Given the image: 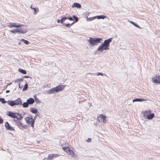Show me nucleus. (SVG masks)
Returning a JSON list of instances; mask_svg holds the SVG:
<instances>
[{
    "label": "nucleus",
    "instance_id": "nucleus-1",
    "mask_svg": "<svg viewBox=\"0 0 160 160\" xmlns=\"http://www.w3.org/2000/svg\"><path fill=\"white\" fill-rule=\"evenodd\" d=\"M112 38H109L107 40H104V42L102 43L97 48V50L100 52H102L104 50L109 49V47L110 43L112 42Z\"/></svg>",
    "mask_w": 160,
    "mask_h": 160
},
{
    "label": "nucleus",
    "instance_id": "nucleus-2",
    "mask_svg": "<svg viewBox=\"0 0 160 160\" xmlns=\"http://www.w3.org/2000/svg\"><path fill=\"white\" fill-rule=\"evenodd\" d=\"M7 102L9 105L11 107H13L15 105H22V101L21 98H18L17 99L15 100H8Z\"/></svg>",
    "mask_w": 160,
    "mask_h": 160
},
{
    "label": "nucleus",
    "instance_id": "nucleus-3",
    "mask_svg": "<svg viewBox=\"0 0 160 160\" xmlns=\"http://www.w3.org/2000/svg\"><path fill=\"white\" fill-rule=\"evenodd\" d=\"M102 40L101 38H90L89 39L87 40L88 42H89L90 44L92 46L97 45V43L101 42Z\"/></svg>",
    "mask_w": 160,
    "mask_h": 160
},
{
    "label": "nucleus",
    "instance_id": "nucleus-4",
    "mask_svg": "<svg viewBox=\"0 0 160 160\" xmlns=\"http://www.w3.org/2000/svg\"><path fill=\"white\" fill-rule=\"evenodd\" d=\"M13 121L15 123V125L20 129H23L26 128V125L21 123L20 121L14 119L13 120Z\"/></svg>",
    "mask_w": 160,
    "mask_h": 160
},
{
    "label": "nucleus",
    "instance_id": "nucleus-5",
    "mask_svg": "<svg viewBox=\"0 0 160 160\" xmlns=\"http://www.w3.org/2000/svg\"><path fill=\"white\" fill-rule=\"evenodd\" d=\"M21 28L19 29H17L18 33L19 34H24L27 32V28L26 26L22 25Z\"/></svg>",
    "mask_w": 160,
    "mask_h": 160
},
{
    "label": "nucleus",
    "instance_id": "nucleus-6",
    "mask_svg": "<svg viewBox=\"0 0 160 160\" xmlns=\"http://www.w3.org/2000/svg\"><path fill=\"white\" fill-rule=\"evenodd\" d=\"M7 114L9 117L13 118H17V113L11 111H8L7 112Z\"/></svg>",
    "mask_w": 160,
    "mask_h": 160
},
{
    "label": "nucleus",
    "instance_id": "nucleus-7",
    "mask_svg": "<svg viewBox=\"0 0 160 160\" xmlns=\"http://www.w3.org/2000/svg\"><path fill=\"white\" fill-rule=\"evenodd\" d=\"M65 87V86L59 84L55 87L57 92L62 91Z\"/></svg>",
    "mask_w": 160,
    "mask_h": 160
},
{
    "label": "nucleus",
    "instance_id": "nucleus-8",
    "mask_svg": "<svg viewBox=\"0 0 160 160\" xmlns=\"http://www.w3.org/2000/svg\"><path fill=\"white\" fill-rule=\"evenodd\" d=\"M16 23H12V22H10L8 25V27L10 28H14V27H20L22 26V24H18L17 25H16Z\"/></svg>",
    "mask_w": 160,
    "mask_h": 160
},
{
    "label": "nucleus",
    "instance_id": "nucleus-9",
    "mask_svg": "<svg viewBox=\"0 0 160 160\" xmlns=\"http://www.w3.org/2000/svg\"><path fill=\"white\" fill-rule=\"evenodd\" d=\"M152 80L155 83H160V77L159 76H155L152 78Z\"/></svg>",
    "mask_w": 160,
    "mask_h": 160
},
{
    "label": "nucleus",
    "instance_id": "nucleus-10",
    "mask_svg": "<svg viewBox=\"0 0 160 160\" xmlns=\"http://www.w3.org/2000/svg\"><path fill=\"white\" fill-rule=\"evenodd\" d=\"M5 126L6 128V129L10 131H14V129L12 128L8 123V122H5Z\"/></svg>",
    "mask_w": 160,
    "mask_h": 160
},
{
    "label": "nucleus",
    "instance_id": "nucleus-11",
    "mask_svg": "<svg viewBox=\"0 0 160 160\" xmlns=\"http://www.w3.org/2000/svg\"><path fill=\"white\" fill-rule=\"evenodd\" d=\"M46 92H47V94H53L54 93L57 92L55 87L52 88L51 89L46 91Z\"/></svg>",
    "mask_w": 160,
    "mask_h": 160
},
{
    "label": "nucleus",
    "instance_id": "nucleus-12",
    "mask_svg": "<svg viewBox=\"0 0 160 160\" xmlns=\"http://www.w3.org/2000/svg\"><path fill=\"white\" fill-rule=\"evenodd\" d=\"M27 103L29 104H32L34 102V99L32 98H30L27 100Z\"/></svg>",
    "mask_w": 160,
    "mask_h": 160
},
{
    "label": "nucleus",
    "instance_id": "nucleus-13",
    "mask_svg": "<svg viewBox=\"0 0 160 160\" xmlns=\"http://www.w3.org/2000/svg\"><path fill=\"white\" fill-rule=\"evenodd\" d=\"M72 8H81V4L78 3H74L73 5L72 6Z\"/></svg>",
    "mask_w": 160,
    "mask_h": 160
},
{
    "label": "nucleus",
    "instance_id": "nucleus-14",
    "mask_svg": "<svg viewBox=\"0 0 160 160\" xmlns=\"http://www.w3.org/2000/svg\"><path fill=\"white\" fill-rule=\"evenodd\" d=\"M151 112V111L150 109L146 111H145L142 112V113L144 117H147V116Z\"/></svg>",
    "mask_w": 160,
    "mask_h": 160
},
{
    "label": "nucleus",
    "instance_id": "nucleus-15",
    "mask_svg": "<svg viewBox=\"0 0 160 160\" xmlns=\"http://www.w3.org/2000/svg\"><path fill=\"white\" fill-rule=\"evenodd\" d=\"M38 116V114L35 115L34 117V118H32V116H30L31 118H32V123L31 124V126L32 127H34V123L35 122V120L36 119L37 117Z\"/></svg>",
    "mask_w": 160,
    "mask_h": 160
},
{
    "label": "nucleus",
    "instance_id": "nucleus-16",
    "mask_svg": "<svg viewBox=\"0 0 160 160\" xmlns=\"http://www.w3.org/2000/svg\"><path fill=\"white\" fill-rule=\"evenodd\" d=\"M25 121L28 124H31L32 123V118L29 117H27L25 118Z\"/></svg>",
    "mask_w": 160,
    "mask_h": 160
},
{
    "label": "nucleus",
    "instance_id": "nucleus-17",
    "mask_svg": "<svg viewBox=\"0 0 160 160\" xmlns=\"http://www.w3.org/2000/svg\"><path fill=\"white\" fill-rule=\"evenodd\" d=\"M29 111L34 114H36L38 112V109L35 108H31L29 109Z\"/></svg>",
    "mask_w": 160,
    "mask_h": 160
},
{
    "label": "nucleus",
    "instance_id": "nucleus-18",
    "mask_svg": "<svg viewBox=\"0 0 160 160\" xmlns=\"http://www.w3.org/2000/svg\"><path fill=\"white\" fill-rule=\"evenodd\" d=\"M154 116L155 115L153 113H150L146 117L148 119L151 120L154 117Z\"/></svg>",
    "mask_w": 160,
    "mask_h": 160
},
{
    "label": "nucleus",
    "instance_id": "nucleus-19",
    "mask_svg": "<svg viewBox=\"0 0 160 160\" xmlns=\"http://www.w3.org/2000/svg\"><path fill=\"white\" fill-rule=\"evenodd\" d=\"M22 116L21 114L17 113V118H16L17 119L16 120L19 121L20 120H22Z\"/></svg>",
    "mask_w": 160,
    "mask_h": 160
},
{
    "label": "nucleus",
    "instance_id": "nucleus-20",
    "mask_svg": "<svg viewBox=\"0 0 160 160\" xmlns=\"http://www.w3.org/2000/svg\"><path fill=\"white\" fill-rule=\"evenodd\" d=\"M99 117L103 119V122L104 123H106L107 122L106 120V116L103 114H101L99 116Z\"/></svg>",
    "mask_w": 160,
    "mask_h": 160
},
{
    "label": "nucleus",
    "instance_id": "nucleus-21",
    "mask_svg": "<svg viewBox=\"0 0 160 160\" xmlns=\"http://www.w3.org/2000/svg\"><path fill=\"white\" fill-rule=\"evenodd\" d=\"M146 100L145 99L142 98H136L135 99H134L133 100V102H142L143 101H145Z\"/></svg>",
    "mask_w": 160,
    "mask_h": 160
},
{
    "label": "nucleus",
    "instance_id": "nucleus-22",
    "mask_svg": "<svg viewBox=\"0 0 160 160\" xmlns=\"http://www.w3.org/2000/svg\"><path fill=\"white\" fill-rule=\"evenodd\" d=\"M90 74L92 75H96L97 76H99V75H101L102 76H107V75L105 73H103L102 72H98L97 73H92V74L90 73Z\"/></svg>",
    "mask_w": 160,
    "mask_h": 160
},
{
    "label": "nucleus",
    "instance_id": "nucleus-23",
    "mask_svg": "<svg viewBox=\"0 0 160 160\" xmlns=\"http://www.w3.org/2000/svg\"><path fill=\"white\" fill-rule=\"evenodd\" d=\"M68 152V154L71 156V157H74V153L73 151L71 150L70 149Z\"/></svg>",
    "mask_w": 160,
    "mask_h": 160
},
{
    "label": "nucleus",
    "instance_id": "nucleus-24",
    "mask_svg": "<svg viewBox=\"0 0 160 160\" xmlns=\"http://www.w3.org/2000/svg\"><path fill=\"white\" fill-rule=\"evenodd\" d=\"M106 18H107V17L103 15L97 16H96V18H98V19H104Z\"/></svg>",
    "mask_w": 160,
    "mask_h": 160
},
{
    "label": "nucleus",
    "instance_id": "nucleus-25",
    "mask_svg": "<svg viewBox=\"0 0 160 160\" xmlns=\"http://www.w3.org/2000/svg\"><path fill=\"white\" fill-rule=\"evenodd\" d=\"M129 22H130L131 23H132V24L134 25L136 27H137L139 28H141L137 24H136L135 22L131 21H129Z\"/></svg>",
    "mask_w": 160,
    "mask_h": 160
},
{
    "label": "nucleus",
    "instance_id": "nucleus-26",
    "mask_svg": "<svg viewBox=\"0 0 160 160\" xmlns=\"http://www.w3.org/2000/svg\"><path fill=\"white\" fill-rule=\"evenodd\" d=\"M22 106L24 108H27L29 106V105L28 103H27V101L26 102H24L23 103V104L22 103Z\"/></svg>",
    "mask_w": 160,
    "mask_h": 160
},
{
    "label": "nucleus",
    "instance_id": "nucleus-27",
    "mask_svg": "<svg viewBox=\"0 0 160 160\" xmlns=\"http://www.w3.org/2000/svg\"><path fill=\"white\" fill-rule=\"evenodd\" d=\"M18 70L19 71V72L22 74H26L27 73L26 71L24 70L19 68L18 69Z\"/></svg>",
    "mask_w": 160,
    "mask_h": 160
},
{
    "label": "nucleus",
    "instance_id": "nucleus-28",
    "mask_svg": "<svg viewBox=\"0 0 160 160\" xmlns=\"http://www.w3.org/2000/svg\"><path fill=\"white\" fill-rule=\"evenodd\" d=\"M28 88V85L27 83H26L22 89V91H24L26 90Z\"/></svg>",
    "mask_w": 160,
    "mask_h": 160
},
{
    "label": "nucleus",
    "instance_id": "nucleus-29",
    "mask_svg": "<svg viewBox=\"0 0 160 160\" xmlns=\"http://www.w3.org/2000/svg\"><path fill=\"white\" fill-rule=\"evenodd\" d=\"M62 149L65 152L68 153V151L70 149L68 147H63L62 148Z\"/></svg>",
    "mask_w": 160,
    "mask_h": 160
},
{
    "label": "nucleus",
    "instance_id": "nucleus-30",
    "mask_svg": "<svg viewBox=\"0 0 160 160\" xmlns=\"http://www.w3.org/2000/svg\"><path fill=\"white\" fill-rule=\"evenodd\" d=\"M87 20L88 21H91L93 20L95 18H96V16H94L91 18H88V16L87 17Z\"/></svg>",
    "mask_w": 160,
    "mask_h": 160
},
{
    "label": "nucleus",
    "instance_id": "nucleus-31",
    "mask_svg": "<svg viewBox=\"0 0 160 160\" xmlns=\"http://www.w3.org/2000/svg\"><path fill=\"white\" fill-rule=\"evenodd\" d=\"M34 98L35 99L34 101L35 100L36 103H38L40 102V101H39V99L37 98L36 96L34 95Z\"/></svg>",
    "mask_w": 160,
    "mask_h": 160
},
{
    "label": "nucleus",
    "instance_id": "nucleus-32",
    "mask_svg": "<svg viewBox=\"0 0 160 160\" xmlns=\"http://www.w3.org/2000/svg\"><path fill=\"white\" fill-rule=\"evenodd\" d=\"M0 102H1L3 104H4L7 102L3 98H0Z\"/></svg>",
    "mask_w": 160,
    "mask_h": 160
},
{
    "label": "nucleus",
    "instance_id": "nucleus-33",
    "mask_svg": "<svg viewBox=\"0 0 160 160\" xmlns=\"http://www.w3.org/2000/svg\"><path fill=\"white\" fill-rule=\"evenodd\" d=\"M67 19V17H62L61 18V23H62L64 21V20H65Z\"/></svg>",
    "mask_w": 160,
    "mask_h": 160
},
{
    "label": "nucleus",
    "instance_id": "nucleus-34",
    "mask_svg": "<svg viewBox=\"0 0 160 160\" xmlns=\"http://www.w3.org/2000/svg\"><path fill=\"white\" fill-rule=\"evenodd\" d=\"M48 159L50 160H52L54 158L52 154L49 155L48 156Z\"/></svg>",
    "mask_w": 160,
    "mask_h": 160
},
{
    "label": "nucleus",
    "instance_id": "nucleus-35",
    "mask_svg": "<svg viewBox=\"0 0 160 160\" xmlns=\"http://www.w3.org/2000/svg\"><path fill=\"white\" fill-rule=\"evenodd\" d=\"M23 80V79L22 78H21V79H18L17 80H16L14 81V82L15 83H18L22 81Z\"/></svg>",
    "mask_w": 160,
    "mask_h": 160
},
{
    "label": "nucleus",
    "instance_id": "nucleus-36",
    "mask_svg": "<svg viewBox=\"0 0 160 160\" xmlns=\"http://www.w3.org/2000/svg\"><path fill=\"white\" fill-rule=\"evenodd\" d=\"M22 41L26 44L28 45L29 44V42L27 40H25L23 39H22Z\"/></svg>",
    "mask_w": 160,
    "mask_h": 160
},
{
    "label": "nucleus",
    "instance_id": "nucleus-37",
    "mask_svg": "<svg viewBox=\"0 0 160 160\" xmlns=\"http://www.w3.org/2000/svg\"><path fill=\"white\" fill-rule=\"evenodd\" d=\"M30 7H31V8H32V9H33V10H34V14H36V13H37L38 12V11H37V9L36 8H32V6H31Z\"/></svg>",
    "mask_w": 160,
    "mask_h": 160
},
{
    "label": "nucleus",
    "instance_id": "nucleus-38",
    "mask_svg": "<svg viewBox=\"0 0 160 160\" xmlns=\"http://www.w3.org/2000/svg\"><path fill=\"white\" fill-rule=\"evenodd\" d=\"M72 18L73 19H75V22H77L78 21V18L76 16L73 15L72 16Z\"/></svg>",
    "mask_w": 160,
    "mask_h": 160
},
{
    "label": "nucleus",
    "instance_id": "nucleus-39",
    "mask_svg": "<svg viewBox=\"0 0 160 160\" xmlns=\"http://www.w3.org/2000/svg\"><path fill=\"white\" fill-rule=\"evenodd\" d=\"M63 26L65 25L66 27L68 28H70L71 27L70 24L68 23V24H65L64 23L63 24Z\"/></svg>",
    "mask_w": 160,
    "mask_h": 160
},
{
    "label": "nucleus",
    "instance_id": "nucleus-40",
    "mask_svg": "<svg viewBox=\"0 0 160 160\" xmlns=\"http://www.w3.org/2000/svg\"><path fill=\"white\" fill-rule=\"evenodd\" d=\"M10 32H12V33H15L16 32L18 33L17 29L12 30L10 31Z\"/></svg>",
    "mask_w": 160,
    "mask_h": 160
},
{
    "label": "nucleus",
    "instance_id": "nucleus-41",
    "mask_svg": "<svg viewBox=\"0 0 160 160\" xmlns=\"http://www.w3.org/2000/svg\"><path fill=\"white\" fill-rule=\"evenodd\" d=\"M52 154L53 155L54 158L58 157L59 156V155H58V154Z\"/></svg>",
    "mask_w": 160,
    "mask_h": 160
},
{
    "label": "nucleus",
    "instance_id": "nucleus-42",
    "mask_svg": "<svg viewBox=\"0 0 160 160\" xmlns=\"http://www.w3.org/2000/svg\"><path fill=\"white\" fill-rule=\"evenodd\" d=\"M68 19L69 20H71V21H72L73 20V19H72V17H67V19Z\"/></svg>",
    "mask_w": 160,
    "mask_h": 160
},
{
    "label": "nucleus",
    "instance_id": "nucleus-43",
    "mask_svg": "<svg viewBox=\"0 0 160 160\" xmlns=\"http://www.w3.org/2000/svg\"><path fill=\"white\" fill-rule=\"evenodd\" d=\"M3 122V120L2 118H0V124H2Z\"/></svg>",
    "mask_w": 160,
    "mask_h": 160
},
{
    "label": "nucleus",
    "instance_id": "nucleus-44",
    "mask_svg": "<svg viewBox=\"0 0 160 160\" xmlns=\"http://www.w3.org/2000/svg\"><path fill=\"white\" fill-rule=\"evenodd\" d=\"M91 138H88L86 141L87 142H91Z\"/></svg>",
    "mask_w": 160,
    "mask_h": 160
},
{
    "label": "nucleus",
    "instance_id": "nucleus-45",
    "mask_svg": "<svg viewBox=\"0 0 160 160\" xmlns=\"http://www.w3.org/2000/svg\"><path fill=\"white\" fill-rule=\"evenodd\" d=\"M90 13L89 12H87L86 13V16H87V17L88 16V15H89L90 14Z\"/></svg>",
    "mask_w": 160,
    "mask_h": 160
},
{
    "label": "nucleus",
    "instance_id": "nucleus-46",
    "mask_svg": "<svg viewBox=\"0 0 160 160\" xmlns=\"http://www.w3.org/2000/svg\"><path fill=\"white\" fill-rule=\"evenodd\" d=\"M19 87L20 88H21L23 87V85L20 86V83H19Z\"/></svg>",
    "mask_w": 160,
    "mask_h": 160
},
{
    "label": "nucleus",
    "instance_id": "nucleus-47",
    "mask_svg": "<svg viewBox=\"0 0 160 160\" xmlns=\"http://www.w3.org/2000/svg\"><path fill=\"white\" fill-rule=\"evenodd\" d=\"M29 78V77L28 76H25L23 77V78Z\"/></svg>",
    "mask_w": 160,
    "mask_h": 160
},
{
    "label": "nucleus",
    "instance_id": "nucleus-48",
    "mask_svg": "<svg viewBox=\"0 0 160 160\" xmlns=\"http://www.w3.org/2000/svg\"><path fill=\"white\" fill-rule=\"evenodd\" d=\"M57 22L58 23H61V20H59V19L58 20Z\"/></svg>",
    "mask_w": 160,
    "mask_h": 160
},
{
    "label": "nucleus",
    "instance_id": "nucleus-49",
    "mask_svg": "<svg viewBox=\"0 0 160 160\" xmlns=\"http://www.w3.org/2000/svg\"><path fill=\"white\" fill-rule=\"evenodd\" d=\"M10 92V91L9 90H7L6 91V93H8Z\"/></svg>",
    "mask_w": 160,
    "mask_h": 160
},
{
    "label": "nucleus",
    "instance_id": "nucleus-50",
    "mask_svg": "<svg viewBox=\"0 0 160 160\" xmlns=\"http://www.w3.org/2000/svg\"><path fill=\"white\" fill-rule=\"evenodd\" d=\"M75 22V21H73L72 23L70 24V26H71L73 24H74V23Z\"/></svg>",
    "mask_w": 160,
    "mask_h": 160
},
{
    "label": "nucleus",
    "instance_id": "nucleus-51",
    "mask_svg": "<svg viewBox=\"0 0 160 160\" xmlns=\"http://www.w3.org/2000/svg\"><path fill=\"white\" fill-rule=\"evenodd\" d=\"M23 113H24V114H25V113L24 112H23Z\"/></svg>",
    "mask_w": 160,
    "mask_h": 160
},
{
    "label": "nucleus",
    "instance_id": "nucleus-52",
    "mask_svg": "<svg viewBox=\"0 0 160 160\" xmlns=\"http://www.w3.org/2000/svg\"><path fill=\"white\" fill-rule=\"evenodd\" d=\"M11 84V83L9 84V85H10V84Z\"/></svg>",
    "mask_w": 160,
    "mask_h": 160
},
{
    "label": "nucleus",
    "instance_id": "nucleus-53",
    "mask_svg": "<svg viewBox=\"0 0 160 160\" xmlns=\"http://www.w3.org/2000/svg\"><path fill=\"white\" fill-rule=\"evenodd\" d=\"M1 55L0 54V57H1Z\"/></svg>",
    "mask_w": 160,
    "mask_h": 160
}]
</instances>
